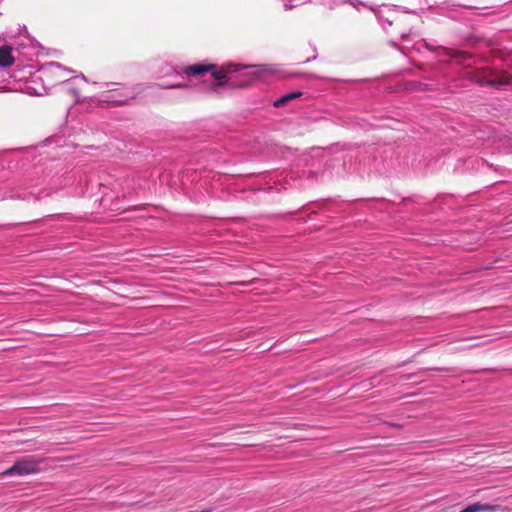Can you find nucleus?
Segmentation results:
<instances>
[{
  "instance_id": "12",
  "label": "nucleus",
  "mask_w": 512,
  "mask_h": 512,
  "mask_svg": "<svg viewBox=\"0 0 512 512\" xmlns=\"http://www.w3.org/2000/svg\"><path fill=\"white\" fill-rule=\"evenodd\" d=\"M468 58H470V55L462 52L459 55L458 61L465 62Z\"/></svg>"
},
{
  "instance_id": "1",
  "label": "nucleus",
  "mask_w": 512,
  "mask_h": 512,
  "mask_svg": "<svg viewBox=\"0 0 512 512\" xmlns=\"http://www.w3.org/2000/svg\"><path fill=\"white\" fill-rule=\"evenodd\" d=\"M261 66L259 65H237L229 63L220 69L216 65L211 64H194L186 66L182 72L176 70L173 66L166 67V75H174L175 77L202 76L208 71H212L211 76L217 86L228 85L233 88H244L249 86L258 76Z\"/></svg>"
},
{
  "instance_id": "5",
  "label": "nucleus",
  "mask_w": 512,
  "mask_h": 512,
  "mask_svg": "<svg viewBox=\"0 0 512 512\" xmlns=\"http://www.w3.org/2000/svg\"><path fill=\"white\" fill-rule=\"evenodd\" d=\"M373 11L384 30H386V25L391 26L398 16L395 9L386 5H383L382 8L373 9Z\"/></svg>"
},
{
  "instance_id": "17",
  "label": "nucleus",
  "mask_w": 512,
  "mask_h": 512,
  "mask_svg": "<svg viewBox=\"0 0 512 512\" xmlns=\"http://www.w3.org/2000/svg\"><path fill=\"white\" fill-rule=\"evenodd\" d=\"M80 77L83 79V80H86L85 76L83 74L80 75Z\"/></svg>"
},
{
  "instance_id": "15",
  "label": "nucleus",
  "mask_w": 512,
  "mask_h": 512,
  "mask_svg": "<svg viewBox=\"0 0 512 512\" xmlns=\"http://www.w3.org/2000/svg\"><path fill=\"white\" fill-rule=\"evenodd\" d=\"M464 7H465V8H468V9H476V8H477V7H475V6H466V5H464Z\"/></svg>"
},
{
  "instance_id": "16",
  "label": "nucleus",
  "mask_w": 512,
  "mask_h": 512,
  "mask_svg": "<svg viewBox=\"0 0 512 512\" xmlns=\"http://www.w3.org/2000/svg\"><path fill=\"white\" fill-rule=\"evenodd\" d=\"M315 58H316V56H313L312 58H307V59L305 60V62H309V61H311V60H313V59H315Z\"/></svg>"
},
{
  "instance_id": "10",
  "label": "nucleus",
  "mask_w": 512,
  "mask_h": 512,
  "mask_svg": "<svg viewBox=\"0 0 512 512\" xmlns=\"http://www.w3.org/2000/svg\"><path fill=\"white\" fill-rule=\"evenodd\" d=\"M511 82L509 81V79L507 78H496V79H491V80H488L487 84L489 86H492V87H495V88H501V87H504V86H507L509 85Z\"/></svg>"
},
{
  "instance_id": "8",
  "label": "nucleus",
  "mask_w": 512,
  "mask_h": 512,
  "mask_svg": "<svg viewBox=\"0 0 512 512\" xmlns=\"http://www.w3.org/2000/svg\"><path fill=\"white\" fill-rule=\"evenodd\" d=\"M414 32L410 29L408 32H402L400 37L403 43L401 45L397 44L395 41H391L390 44L396 49L400 50L402 53H406L408 50L415 48V46H410V43H406L408 39L414 36Z\"/></svg>"
},
{
  "instance_id": "7",
  "label": "nucleus",
  "mask_w": 512,
  "mask_h": 512,
  "mask_svg": "<svg viewBox=\"0 0 512 512\" xmlns=\"http://www.w3.org/2000/svg\"><path fill=\"white\" fill-rule=\"evenodd\" d=\"M14 63L12 48L8 45L0 47V67H8Z\"/></svg>"
},
{
  "instance_id": "9",
  "label": "nucleus",
  "mask_w": 512,
  "mask_h": 512,
  "mask_svg": "<svg viewBox=\"0 0 512 512\" xmlns=\"http://www.w3.org/2000/svg\"><path fill=\"white\" fill-rule=\"evenodd\" d=\"M302 95L301 92H290V93H287L283 96H281L279 99H277L275 102H274V106L275 107H282L284 106L286 103H288L289 101L293 100V99H296L298 97H300Z\"/></svg>"
},
{
  "instance_id": "13",
  "label": "nucleus",
  "mask_w": 512,
  "mask_h": 512,
  "mask_svg": "<svg viewBox=\"0 0 512 512\" xmlns=\"http://www.w3.org/2000/svg\"><path fill=\"white\" fill-rule=\"evenodd\" d=\"M69 92H70L71 94H73L75 97H77V96H78V92H77V90H76V89H73V88H72V89H69Z\"/></svg>"
},
{
  "instance_id": "4",
  "label": "nucleus",
  "mask_w": 512,
  "mask_h": 512,
  "mask_svg": "<svg viewBox=\"0 0 512 512\" xmlns=\"http://www.w3.org/2000/svg\"><path fill=\"white\" fill-rule=\"evenodd\" d=\"M74 71L70 68L63 67L58 62H50L42 66L41 73L45 77L55 76L56 80L61 83H65L68 80L62 75L63 73H73Z\"/></svg>"
},
{
  "instance_id": "3",
  "label": "nucleus",
  "mask_w": 512,
  "mask_h": 512,
  "mask_svg": "<svg viewBox=\"0 0 512 512\" xmlns=\"http://www.w3.org/2000/svg\"><path fill=\"white\" fill-rule=\"evenodd\" d=\"M108 88L102 96L104 101L115 104H126L136 96V92L132 88L120 87L119 83H105Z\"/></svg>"
},
{
  "instance_id": "2",
  "label": "nucleus",
  "mask_w": 512,
  "mask_h": 512,
  "mask_svg": "<svg viewBox=\"0 0 512 512\" xmlns=\"http://www.w3.org/2000/svg\"><path fill=\"white\" fill-rule=\"evenodd\" d=\"M40 462L41 461L36 459L34 456H23L16 460L9 469L2 473V475L6 477H14L37 474L40 472Z\"/></svg>"
},
{
  "instance_id": "11",
  "label": "nucleus",
  "mask_w": 512,
  "mask_h": 512,
  "mask_svg": "<svg viewBox=\"0 0 512 512\" xmlns=\"http://www.w3.org/2000/svg\"><path fill=\"white\" fill-rule=\"evenodd\" d=\"M162 88H166V89H176V88H185L187 87L186 84H183V83H179V82H174V83H170V84H163L161 85Z\"/></svg>"
},
{
  "instance_id": "14",
  "label": "nucleus",
  "mask_w": 512,
  "mask_h": 512,
  "mask_svg": "<svg viewBox=\"0 0 512 512\" xmlns=\"http://www.w3.org/2000/svg\"><path fill=\"white\" fill-rule=\"evenodd\" d=\"M423 44L428 48V49H431V47L429 46V44L425 41V40H422Z\"/></svg>"
},
{
  "instance_id": "6",
  "label": "nucleus",
  "mask_w": 512,
  "mask_h": 512,
  "mask_svg": "<svg viewBox=\"0 0 512 512\" xmlns=\"http://www.w3.org/2000/svg\"><path fill=\"white\" fill-rule=\"evenodd\" d=\"M501 509V506L498 504H488V503H480L476 502L468 505L460 512H495Z\"/></svg>"
}]
</instances>
